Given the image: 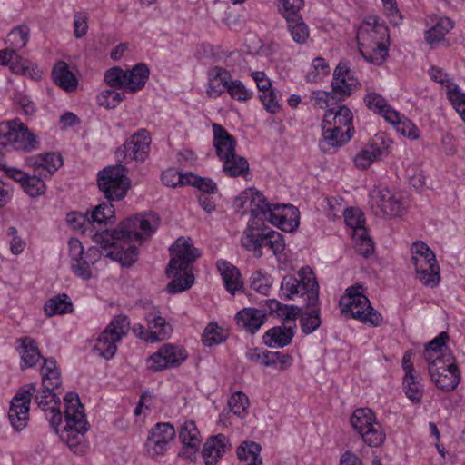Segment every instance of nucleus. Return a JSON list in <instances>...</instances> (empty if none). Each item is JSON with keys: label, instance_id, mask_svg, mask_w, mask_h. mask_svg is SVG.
Masks as SVG:
<instances>
[{"label": "nucleus", "instance_id": "nucleus-63", "mask_svg": "<svg viewBox=\"0 0 465 465\" xmlns=\"http://www.w3.org/2000/svg\"><path fill=\"white\" fill-rule=\"evenodd\" d=\"M188 173H181L174 169L166 170L162 173V182L167 186L176 187L187 185L185 180H188Z\"/></svg>", "mask_w": 465, "mask_h": 465}, {"label": "nucleus", "instance_id": "nucleus-61", "mask_svg": "<svg viewBox=\"0 0 465 465\" xmlns=\"http://www.w3.org/2000/svg\"><path fill=\"white\" fill-rule=\"evenodd\" d=\"M13 73L28 76L34 80L40 79L42 74L35 64L25 60L22 56L21 61H18L17 64H14Z\"/></svg>", "mask_w": 465, "mask_h": 465}, {"label": "nucleus", "instance_id": "nucleus-10", "mask_svg": "<svg viewBox=\"0 0 465 465\" xmlns=\"http://www.w3.org/2000/svg\"><path fill=\"white\" fill-rule=\"evenodd\" d=\"M70 266L72 272L79 278L87 281L93 277L91 265H94L101 255L106 252L101 246V251L96 247H91L86 252L84 251L82 242L75 238L68 242Z\"/></svg>", "mask_w": 465, "mask_h": 465}, {"label": "nucleus", "instance_id": "nucleus-35", "mask_svg": "<svg viewBox=\"0 0 465 465\" xmlns=\"http://www.w3.org/2000/svg\"><path fill=\"white\" fill-rule=\"evenodd\" d=\"M54 82L62 89L72 92L76 89L78 81L64 61L56 63L52 71Z\"/></svg>", "mask_w": 465, "mask_h": 465}, {"label": "nucleus", "instance_id": "nucleus-9", "mask_svg": "<svg viewBox=\"0 0 465 465\" xmlns=\"http://www.w3.org/2000/svg\"><path fill=\"white\" fill-rule=\"evenodd\" d=\"M0 145L29 152L37 148L38 141L25 124L13 120L0 124Z\"/></svg>", "mask_w": 465, "mask_h": 465}, {"label": "nucleus", "instance_id": "nucleus-54", "mask_svg": "<svg viewBox=\"0 0 465 465\" xmlns=\"http://www.w3.org/2000/svg\"><path fill=\"white\" fill-rule=\"evenodd\" d=\"M272 283L271 277L261 271L254 272L250 279L251 288L262 295L269 294Z\"/></svg>", "mask_w": 465, "mask_h": 465}, {"label": "nucleus", "instance_id": "nucleus-12", "mask_svg": "<svg viewBox=\"0 0 465 465\" xmlns=\"http://www.w3.org/2000/svg\"><path fill=\"white\" fill-rule=\"evenodd\" d=\"M453 361L450 353H441L429 363V372L432 381L444 391L454 390L460 381L458 369Z\"/></svg>", "mask_w": 465, "mask_h": 465}, {"label": "nucleus", "instance_id": "nucleus-30", "mask_svg": "<svg viewBox=\"0 0 465 465\" xmlns=\"http://www.w3.org/2000/svg\"><path fill=\"white\" fill-rule=\"evenodd\" d=\"M375 204L382 215L396 217L402 213L403 206L401 202L387 189L379 192L375 197Z\"/></svg>", "mask_w": 465, "mask_h": 465}, {"label": "nucleus", "instance_id": "nucleus-62", "mask_svg": "<svg viewBox=\"0 0 465 465\" xmlns=\"http://www.w3.org/2000/svg\"><path fill=\"white\" fill-rule=\"evenodd\" d=\"M185 273V278L182 279L181 272L176 276L173 277V280L171 281L166 287V290L169 293H179L181 292H183L187 289H189L192 284L193 283L194 276L192 273H188L187 272Z\"/></svg>", "mask_w": 465, "mask_h": 465}, {"label": "nucleus", "instance_id": "nucleus-49", "mask_svg": "<svg viewBox=\"0 0 465 465\" xmlns=\"http://www.w3.org/2000/svg\"><path fill=\"white\" fill-rule=\"evenodd\" d=\"M344 220L348 226L353 228V237H361L365 233L364 216L359 209H346L344 212Z\"/></svg>", "mask_w": 465, "mask_h": 465}, {"label": "nucleus", "instance_id": "nucleus-16", "mask_svg": "<svg viewBox=\"0 0 465 465\" xmlns=\"http://www.w3.org/2000/svg\"><path fill=\"white\" fill-rule=\"evenodd\" d=\"M188 357V353L183 347L166 343L163 344L155 353L150 356L148 361L151 363L149 369L153 371H161L168 368L180 366Z\"/></svg>", "mask_w": 465, "mask_h": 465}, {"label": "nucleus", "instance_id": "nucleus-28", "mask_svg": "<svg viewBox=\"0 0 465 465\" xmlns=\"http://www.w3.org/2000/svg\"><path fill=\"white\" fill-rule=\"evenodd\" d=\"M148 329L154 334L155 341L168 339L172 332V325L161 315L159 310L153 308L145 315Z\"/></svg>", "mask_w": 465, "mask_h": 465}, {"label": "nucleus", "instance_id": "nucleus-59", "mask_svg": "<svg viewBox=\"0 0 465 465\" xmlns=\"http://www.w3.org/2000/svg\"><path fill=\"white\" fill-rule=\"evenodd\" d=\"M42 386L43 391L35 395V401L45 412H47L50 408L48 407L49 403L54 402V406L60 405V399L54 392H52V387L47 384Z\"/></svg>", "mask_w": 465, "mask_h": 465}, {"label": "nucleus", "instance_id": "nucleus-60", "mask_svg": "<svg viewBox=\"0 0 465 465\" xmlns=\"http://www.w3.org/2000/svg\"><path fill=\"white\" fill-rule=\"evenodd\" d=\"M42 385H46L47 381L55 380L54 385H60V372L56 368V361L54 358L44 359L42 367Z\"/></svg>", "mask_w": 465, "mask_h": 465}, {"label": "nucleus", "instance_id": "nucleus-31", "mask_svg": "<svg viewBox=\"0 0 465 465\" xmlns=\"http://www.w3.org/2000/svg\"><path fill=\"white\" fill-rule=\"evenodd\" d=\"M230 79L231 74L227 70L219 66L211 68L208 71V95L218 97L224 90H228Z\"/></svg>", "mask_w": 465, "mask_h": 465}, {"label": "nucleus", "instance_id": "nucleus-22", "mask_svg": "<svg viewBox=\"0 0 465 465\" xmlns=\"http://www.w3.org/2000/svg\"><path fill=\"white\" fill-rule=\"evenodd\" d=\"M213 146L216 154L222 161L224 158L232 156L235 153L236 140L231 135L225 128L218 124H213Z\"/></svg>", "mask_w": 465, "mask_h": 465}, {"label": "nucleus", "instance_id": "nucleus-14", "mask_svg": "<svg viewBox=\"0 0 465 465\" xmlns=\"http://www.w3.org/2000/svg\"><path fill=\"white\" fill-rule=\"evenodd\" d=\"M172 258L166 268V275L176 277L180 272H186L188 267L200 257V252L189 241L178 239L170 248Z\"/></svg>", "mask_w": 465, "mask_h": 465}, {"label": "nucleus", "instance_id": "nucleus-53", "mask_svg": "<svg viewBox=\"0 0 465 465\" xmlns=\"http://www.w3.org/2000/svg\"><path fill=\"white\" fill-rule=\"evenodd\" d=\"M104 79L107 85L127 91L126 71L121 67L115 66L107 70Z\"/></svg>", "mask_w": 465, "mask_h": 465}, {"label": "nucleus", "instance_id": "nucleus-25", "mask_svg": "<svg viewBox=\"0 0 465 465\" xmlns=\"http://www.w3.org/2000/svg\"><path fill=\"white\" fill-rule=\"evenodd\" d=\"M383 146H380L377 141L370 143L361 150L354 157V163L360 169H367L377 160H381L389 153L388 145L382 142Z\"/></svg>", "mask_w": 465, "mask_h": 465}, {"label": "nucleus", "instance_id": "nucleus-2", "mask_svg": "<svg viewBox=\"0 0 465 465\" xmlns=\"http://www.w3.org/2000/svg\"><path fill=\"white\" fill-rule=\"evenodd\" d=\"M250 201L251 212L257 217L262 215L264 221L291 232L299 226V210L291 204H271L264 195L255 189L242 192L235 200L239 207Z\"/></svg>", "mask_w": 465, "mask_h": 465}, {"label": "nucleus", "instance_id": "nucleus-29", "mask_svg": "<svg viewBox=\"0 0 465 465\" xmlns=\"http://www.w3.org/2000/svg\"><path fill=\"white\" fill-rule=\"evenodd\" d=\"M217 269L222 275L225 289L232 295H234L237 291L242 289L243 282L237 267L226 261H219L217 262Z\"/></svg>", "mask_w": 465, "mask_h": 465}, {"label": "nucleus", "instance_id": "nucleus-11", "mask_svg": "<svg viewBox=\"0 0 465 465\" xmlns=\"http://www.w3.org/2000/svg\"><path fill=\"white\" fill-rule=\"evenodd\" d=\"M350 421L352 428L370 447H379L383 443L386 435L381 429V425L376 421L374 413L371 409H357L352 413Z\"/></svg>", "mask_w": 465, "mask_h": 465}, {"label": "nucleus", "instance_id": "nucleus-4", "mask_svg": "<svg viewBox=\"0 0 465 465\" xmlns=\"http://www.w3.org/2000/svg\"><path fill=\"white\" fill-rule=\"evenodd\" d=\"M65 426L60 432V438L67 442L68 447L74 452L78 451L79 444L84 433L89 430L85 418L84 408L75 392H68L64 398Z\"/></svg>", "mask_w": 465, "mask_h": 465}, {"label": "nucleus", "instance_id": "nucleus-38", "mask_svg": "<svg viewBox=\"0 0 465 465\" xmlns=\"http://www.w3.org/2000/svg\"><path fill=\"white\" fill-rule=\"evenodd\" d=\"M387 114H389L387 122L392 124L398 133L412 140L419 137L418 128L407 117L398 111H390Z\"/></svg>", "mask_w": 465, "mask_h": 465}, {"label": "nucleus", "instance_id": "nucleus-37", "mask_svg": "<svg viewBox=\"0 0 465 465\" xmlns=\"http://www.w3.org/2000/svg\"><path fill=\"white\" fill-rule=\"evenodd\" d=\"M150 70L143 63L135 64L131 70L126 71L127 91L135 93L146 84L149 78Z\"/></svg>", "mask_w": 465, "mask_h": 465}, {"label": "nucleus", "instance_id": "nucleus-56", "mask_svg": "<svg viewBox=\"0 0 465 465\" xmlns=\"http://www.w3.org/2000/svg\"><path fill=\"white\" fill-rule=\"evenodd\" d=\"M448 339V333L442 331L427 344L424 350V358L429 363L436 359V357L434 358V354L442 352V349L445 347Z\"/></svg>", "mask_w": 465, "mask_h": 465}, {"label": "nucleus", "instance_id": "nucleus-58", "mask_svg": "<svg viewBox=\"0 0 465 465\" xmlns=\"http://www.w3.org/2000/svg\"><path fill=\"white\" fill-rule=\"evenodd\" d=\"M124 94L112 89H106L101 92L97 96V103L100 106L106 109L115 108L124 99Z\"/></svg>", "mask_w": 465, "mask_h": 465}, {"label": "nucleus", "instance_id": "nucleus-20", "mask_svg": "<svg viewBox=\"0 0 465 465\" xmlns=\"http://www.w3.org/2000/svg\"><path fill=\"white\" fill-rule=\"evenodd\" d=\"M251 216L248 227L241 237V244L245 250L253 252L255 257L260 258L262 255L260 245L261 229L265 221L262 215L256 217L252 212Z\"/></svg>", "mask_w": 465, "mask_h": 465}, {"label": "nucleus", "instance_id": "nucleus-41", "mask_svg": "<svg viewBox=\"0 0 465 465\" xmlns=\"http://www.w3.org/2000/svg\"><path fill=\"white\" fill-rule=\"evenodd\" d=\"M45 314L52 317L55 314H64L73 311V304L67 294L62 293L51 298L44 306Z\"/></svg>", "mask_w": 465, "mask_h": 465}, {"label": "nucleus", "instance_id": "nucleus-47", "mask_svg": "<svg viewBox=\"0 0 465 465\" xmlns=\"http://www.w3.org/2000/svg\"><path fill=\"white\" fill-rule=\"evenodd\" d=\"M30 35V29L26 25H22L12 29L7 35L5 43L15 51L25 47Z\"/></svg>", "mask_w": 465, "mask_h": 465}, {"label": "nucleus", "instance_id": "nucleus-27", "mask_svg": "<svg viewBox=\"0 0 465 465\" xmlns=\"http://www.w3.org/2000/svg\"><path fill=\"white\" fill-rule=\"evenodd\" d=\"M229 440L223 434L210 437L203 448V457L206 465H214L218 459L225 453Z\"/></svg>", "mask_w": 465, "mask_h": 465}, {"label": "nucleus", "instance_id": "nucleus-43", "mask_svg": "<svg viewBox=\"0 0 465 465\" xmlns=\"http://www.w3.org/2000/svg\"><path fill=\"white\" fill-rule=\"evenodd\" d=\"M362 57L376 65H381L388 56V45L385 42H380L378 45H371L368 47L359 48Z\"/></svg>", "mask_w": 465, "mask_h": 465}, {"label": "nucleus", "instance_id": "nucleus-5", "mask_svg": "<svg viewBox=\"0 0 465 465\" xmlns=\"http://www.w3.org/2000/svg\"><path fill=\"white\" fill-rule=\"evenodd\" d=\"M299 278L285 275L281 282L280 296L285 299L301 297L308 305L319 302V285L310 267H302L298 272Z\"/></svg>", "mask_w": 465, "mask_h": 465}, {"label": "nucleus", "instance_id": "nucleus-21", "mask_svg": "<svg viewBox=\"0 0 465 465\" xmlns=\"http://www.w3.org/2000/svg\"><path fill=\"white\" fill-rule=\"evenodd\" d=\"M26 163L39 175L49 178L63 165V158L60 153L52 152L29 157Z\"/></svg>", "mask_w": 465, "mask_h": 465}, {"label": "nucleus", "instance_id": "nucleus-55", "mask_svg": "<svg viewBox=\"0 0 465 465\" xmlns=\"http://www.w3.org/2000/svg\"><path fill=\"white\" fill-rule=\"evenodd\" d=\"M44 179H45L44 175H39L38 173L34 171L32 175L28 174V179L25 181L22 187L30 196L40 195L45 193V189Z\"/></svg>", "mask_w": 465, "mask_h": 465}, {"label": "nucleus", "instance_id": "nucleus-46", "mask_svg": "<svg viewBox=\"0 0 465 465\" xmlns=\"http://www.w3.org/2000/svg\"><path fill=\"white\" fill-rule=\"evenodd\" d=\"M403 385L406 396L413 402L420 403L423 396V385L418 376L414 374L405 375Z\"/></svg>", "mask_w": 465, "mask_h": 465}, {"label": "nucleus", "instance_id": "nucleus-39", "mask_svg": "<svg viewBox=\"0 0 465 465\" xmlns=\"http://www.w3.org/2000/svg\"><path fill=\"white\" fill-rule=\"evenodd\" d=\"M453 26L454 23L450 18L440 17L431 28L425 32L426 42L430 45L440 42Z\"/></svg>", "mask_w": 465, "mask_h": 465}, {"label": "nucleus", "instance_id": "nucleus-1", "mask_svg": "<svg viewBox=\"0 0 465 465\" xmlns=\"http://www.w3.org/2000/svg\"><path fill=\"white\" fill-rule=\"evenodd\" d=\"M158 226L159 218L155 214H136L122 222L117 228L97 235L96 241L101 242L108 258L128 267L138 257V249L134 242L142 243Z\"/></svg>", "mask_w": 465, "mask_h": 465}, {"label": "nucleus", "instance_id": "nucleus-15", "mask_svg": "<svg viewBox=\"0 0 465 465\" xmlns=\"http://www.w3.org/2000/svg\"><path fill=\"white\" fill-rule=\"evenodd\" d=\"M35 391V384L29 383L21 388L10 402L8 418L16 431H21L27 425L31 395Z\"/></svg>", "mask_w": 465, "mask_h": 465}, {"label": "nucleus", "instance_id": "nucleus-8", "mask_svg": "<svg viewBox=\"0 0 465 465\" xmlns=\"http://www.w3.org/2000/svg\"><path fill=\"white\" fill-rule=\"evenodd\" d=\"M129 329L130 322L127 316H115L97 338L94 351L105 360L112 359L117 351V342L127 334Z\"/></svg>", "mask_w": 465, "mask_h": 465}, {"label": "nucleus", "instance_id": "nucleus-18", "mask_svg": "<svg viewBox=\"0 0 465 465\" xmlns=\"http://www.w3.org/2000/svg\"><path fill=\"white\" fill-rule=\"evenodd\" d=\"M175 437V430L170 423H157L151 430L145 443L148 454L154 458L163 455Z\"/></svg>", "mask_w": 465, "mask_h": 465}, {"label": "nucleus", "instance_id": "nucleus-6", "mask_svg": "<svg viewBox=\"0 0 465 465\" xmlns=\"http://www.w3.org/2000/svg\"><path fill=\"white\" fill-rule=\"evenodd\" d=\"M126 172L123 164H116L107 166L98 173L97 185L107 200L119 201L125 196L130 188Z\"/></svg>", "mask_w": 465, "mask_h": 465}, {"label": "nucleus", "instance_id": "nucleus-40", "mask_svg": "<svg viewBox=\"0 0 465 465\" xmlns=\"http://www.w3.org/2000/svg\"><path fill=\"white\" fill-rule=\"evenodd\" d=\"M223 172L231 177L243 175L249 172L247 160L235 153L232 156L222 160Z\"/></svg>", "mask_w": 465, "mask_h": 465}, {"label": "nucleus", "instance_id": "nucleus-17", "mask_svg": "<svg viewBox=\"0 0 465 465\" xmlns=\"http://www.w3.org/2000/svg\"><path fill=\"white\" fill-rule=\"evenodd\" d=\"M389 38L388 27L377 16L367 17L357 31V41L361 47L378 45L380 42L389 41Z\"/></svg>", "mask_w": 465, "mask_h": 465}, {"label": "nucleus", "instance_id": "nucleus-57", "mask_svg": "<svg viewBox=\"0 0 465 465\" xmlns=\"http://www.w3.org/2000/svg\"><path fill=\"white\" fill-rule=\"evenodd\" d=\"M230 411L240 418L244 417L249 406L248 397L242 391H236L228 400Z\"/></svg>", "mask_w": 465, "mask_h": 465}, {"label": "nucleus", "instance_id": "nucleus-19", "mask_svg": "<svg viewBox=\"0 0 465 465\" xmlns=\"http://www.w3.org/2000/svg\"><path fill=\"white\" fill-rule=\"evenodd\" d=\"M322 139L320 141V148L323 153H333L338 148L347 143L352 137L350 128L340 130L338 127H331L330 124L322 123Z\"/></svg>", "mask_w": 465, "mask_h": 465}, {"label": "nucleus", "instance_id": "nucleus-52", "mask_svg": "<svg viewBox=\"0 0 465 465\" xmlns=\"http://www.w3.org/2000/svg\"><path fill=\"white\" fill-rule=\"evenodd\" d=\"M330 74V66L323 57H316L312 62V69L306 74L307 82H318Z\"/></svg>", "mask_w": 465, "mask_h": 465}, {"label": "nucleus", "instance_id": "nucleus-48", "mask_svg": "<svg viewBox=\"0 0 465 465\" xmlns=\"http://www.w3.org/2000/svg\"><path fill=\"white\" fill-rule=\"evenodd\" d=\"M261 446L253 441H245L237 448L236 453L240 460L247 463L260 462L262 463L260 457Z\"/></svg>", "mask_w": 465, "mask_h": 465}, {"label": "nucleus", "instance_id": "nucleus-3", "mask_svg": "<svg viewBox=\"0 0 465 465\" xmlns=\"http://www.w3.org/2000/svg\"><path fill=\"white\" fill-rule=\"evenodd\" d=\"M360 86V82L355 77L354 72L350 68L349 63L341 61L333 73L331 81V92L323 90L313 91L311 101L319 108H327L335 105L338 101L349 97Z\"/></svg>", "mask_w": 465, "mask_h": 465}, {"label": "nucleus", "instance_id": "nucleus-50", "mask_svg": "<svg viewBox=\"0 0 465 465\" xmlns=\"http://www.w3.org/2000/svg\"><path fill=\"white\" fill-rule=\"evenodd\" d=\"M292 364V357L280 351H271L265 350L263 357V366L284 370Z\"/></svg>", "mask_w": 465, "mask_h": 465}, {"label": "nucleus", "instance_id": "nucleus-33", "mask_svg": "<svg viewBox=\"0 0 465 465\" xmlns=\"http://www.w3.org/2000/svg\"><path fill=\"white\" fill-rule=\"evenodd\" d=\"M89 219L93 223L92 229L94 232H102L103 226L114 223V207L112 203H103L94 207L89 213Z\"/></svg>", "mask_w": 465, "mask_h": 465}, {"label": "nucleus", "instance_id": "nucleus-23", "mask_svg": "<svg viewBox=\"0 0 465 465\" xmlns=\"http://www.w3.org/2000/svg\"><path fill=\"white\" fill-rule=\"evenodd\" d=\"M352 120V112L345 105H338L325 113L322 122L330 124L331 127H338L340 130L350 128V133L353 134Z\"/></svg>", "mask_w": 465, "mask_h": 465}, {"label": "nucleus", "instance_id": "nucleus-34", "mask_svg": "<svg viewBox=\"0 0 465 465\" xmlns=\"http://www.w3.org/2000/svg\"><path fill=\"white\" fill-rule=\"evenodd\" d=\"M305 310L301 311L300 315V326L302 333L309 335L314 332L322 324L321 319V309L319 302L313 305H308L305 303Z\"/></svg>", "mask_w": 465, "mask_h": 465}, {"label": "nucleus", "instance_id": "nucleus-45", "mask_svg": "<svg viewBox=\"0 0 465 465\" xmlns=\"http://www.w3.org/2000/svg\"><path fill=\"white\" fill-rule=\"evenodd\" d=\"M200 432L192 420L185 421L180 428L179 439L181 442L189 448H197L200 444Z\"/></svg>", "mask_w": 465, "mask_h": 465}, {"label": "nucleus", "instance_id": "nucleus-64", "mask_svg": "<svg viewBox=\"0 0 465 465\" xmlns=\"http://www.w3.org/2000/svg\"><path fill=\"white\" fill-rule=\"evenodd\" d=\"M447 94L451 104L465 122V93H462L457 86H455L453 88H450Z\"/></svg>", "mask_w": 465, "mask_h": 465}, {"label": "nucleus", "instance_id": "nucleus-26", "mask_svg": "<svg viewBox=\"0 0 465 465\" xmlns=\"http://www.w3.org/2000/svg\"><path fill=\"white\" fill-rule=\"evenodd\" d=\"M266 314L256 308H244L237 312L235 316L238 326L245 329L246 331L253 334L264 323Z\"/></svg>", "mask_w": 465, "mask_h": 465}, {"label": "nucleus", "instance_id": "nucleus-44", "mask_svg": "<svg viewBox=\"0 0 465 465\" xmlns=\"http://www.w3.org/2000/svg\"><path fill=\"white\" fill-rule=\"evenodd\" d=\"M367 107L376 114H381L386 121L390 111H395L380 94L375 92L368 93L364 97Z\"/></svg>", "mask_w": 465, "mask_h": 465}, {"label": "nucleus", "instance_id": "nucleus-24", "mask_svg": "<svg viewBox=\"0 0 465 465\" xmlns=\"http://www.w3.org/2000/svg\"><path fill=\"white\" fill-rule=\"evenodd\" d=\"M293 325L275 326L268 330L263 337V343L270 348H283L289 345L294 336Z\"/></svg>", "mask_w": 465, "mask_h": 465}, {"label": "nucleus", "instance_id": "nucleus-42", "mask_svg": "<svg viewBox=\"0 0 465 465\" xmlns=\"http://www.w3.org/2000/svg\"><path fill=\"white\" fill-rule=\"evenodd\" d=\"M288 31L292 40L299 44H305L310 35V30L302 16H292L286 19Z\"/></svg>", "mask_w": 465, "mask_h": 465}, {"label": "nucleus", "instance_id": "nucleus-51", "mask_svg": "<svg viewBox=\"0 0 465 465\" xmlns=\"http://www.w3.org/2000/svg\"><path fill=\"white\" fill-rule=\"evenodd\" d=\"M185 183L187 185L197 188L202 193L201 194H214L218 191L216 183L211 178L201 177L192 173H189L188 180H185Z\"/></svg>", "mask_w": 465, "mask_h": 465}, {"label": "nucleus", "instance_id": "nucleus-7", "mask_svg": "<svg viewBox=\"0 0 465 465\" xmlns=\"http://www.w3.org/2000/svg\"><path fill=\"white\" fill-rule=\"evenodd\" d=\"M362 286L358 284L346 290L348 303L342 309V312H350L352 318L362 323L373 327L381 325L383 318L381 314L371 306L369 299L362 293Z\"/></svg>", "mask_w": 465, "mask_h": 465}, {"label": "nucleus", "instance_id": "nucleus-32", "mask_svg": "<svg viewBox=\"0 0 465 465\" xmlns=\"http://www.w3.org/2000/svg\"><path fill=\"white\" fill-rule=\"evenodd\" d=\"M67 223L72 226V228L75 231L81 232L83 234H85L93 239L95 243L101 245L100 242H97V235L104 234L105 232H108V229L104 231L94 232L92 229L93 223H91L89 219V212L85 213L73 212L67 214L66 218Z\"/></svg>", "mask_w": 465, "mask_h": 465}, {"label": "nucleus", "instance_id": "nucleus-13", "mask_svg": "<svg viewBox=\"0 0 465 465\" xmlns=\"http://www.w3.org/2000/svg\"><path fill=\"white\" fill-rule=\"evenodd\" d=\"M151 136L149 132L139 129L122 146L115 151V158L118 163L136 161L143 163L150 152Z\"/></svg>", "mask_w": 465, "mask_h": 465}, {"label": "nucleus", "instance_id": "nucleus-36", "mask_svg": "<svg viewBox=\"0 0 465 465\" xmlns=\"http://www.w3.org/2000/svg\"><path fill=\"white\" fill-rule=\"evenodd\" d=\"M16 342L19 344L17 351L25 367L35 366L42 357L37 344L31 337L19 338Z\"/></svg>", "mask_w": 465, "mask_h": 465}]
</instances>
